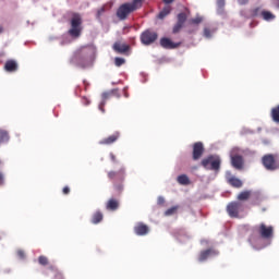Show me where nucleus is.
<instances>
[{"mask_svg":"<svg viewBox=\"0 0 279 279\" xmlns=\"http://www.w3.org/2000/svg\"><path fill=\"white\" fill-rule=\"evenodd\" d=\"M144 0H133L132 3H123L117 11V16L120 21H125L132 12H136L140 8H143Z\"/></svg>","mask_w":279,"mask_h":279,"instance_id":"obj_1","label":"nucleus"},{"mask_svg":"<svg viewBox=\"0 0 279 279\" xmlns=\"http://www.w3.org/2000/svg\"><path fill=\"white\" fill-rule=\"evenodd\" d=\"M107 178L112 182L117 191H123V182H125V168L121 166L119 170H110L107 172Z\"/></svg>","mask_w":279,"mask_h":279,"instance_id":"obj_2","label":"nucleus"},{"mask_svg":"<svg viewBox=\"0 0 279 279\" xmlns=\"http://www.w3.org/2000/svg\"><path fill=\"white\" fill-rule=\"evenodd\" d=\"M70 25L71 27L68 31L69 36H71V38H80V36H82V31L84 29L82 27V16L75 13L70 21Z\"/></svg>","mask_w":279,"mask_h":279,"instance_id":"obj_3","label":"nucleus"},{"mask_svg":"<svg viewBox=\"0 0 279 279\" xmlns=\"http://www.w3.org/2000/svg\"><path fill=\"white\" fill-rule=\"evenodd\" d=\"M262 165L267 171H277L279 169L278 155L267 154L262 158Z\"/></svg>","mask_w":279,"mask_h":279,"instance_id":"obj_4","label":"nucleus"},{"mask_svg":"<svg viewBox=\"0 0 279 279\" xmlns=\"http://www.w3.org/2000/svg\"><path fill=\"white\" fill-rule=\"evenodd\" d=\"M204 169H210L211 171H219L221 169V159L219 157H215L213 155L204 158L201 162Z\"/></svg>","mask_w":279,"mask_h":279,"instance_id":"obj_5","label":"nucleus"},{"mask_svg":"<svg viewBox=\"0 0 279 279\" xmlns=\"http://www.w3.org/2000/svg\"><path fill=\"white\" fill-rule=\"evenodd\" d=\"M254 232H256V234H258L262 239H274V226H266L265 222L255 226Z\"/></svg>","mask_w":279,"mask_h":279,"instance_id":"obj_6","label":"nucleus"},{"mask_svg":"<svg viewBox=\"0 0 279 279\" xmlns=\"http://www.w3.org/2000/svg\"><path fill=\"white\" fill-rule=\"evenodd\" d=\"M245 210V206L241 202H231L227 205V213L229 217L236 219L239 218V214Z\"/></svg>","mask_w":279,"mask_h":279,"instance_id":"obj_7","label":"nucleus"},{"mask_svg":"<svg viewBox=\"0 0 279 279\" xmlns=\"http://www.w3.org/2000/svg\"><path fill=\"white\" fill-rule=\"evenodd\" d=\"M140 40L142 45H145L146 47L154 45V43L158 40V33H156V31L146 29L141 34Z\"/></svg>","mask_w":279,"mask_h":279,"instance_id":"obj_8","label":"nucleus"},{"mask_svg":"<svg viewBox=\"0 0 279 279\" xmlns=\"http://www.w3.org/2000/svg\"><path fill=\"white\" fill-rule=\"evenodd\" d=\"M189 19V15L184 12H181L177 15V23L174 24L172 28L173 34H180L182 27H184V23H186V20Z\"/></svg>","mask_w":279,"mask_h":279,"instance_id":"obj_9","label":"nucleus"},{"mask_svg":"<svg viewBox=\"0 0 279 279\" xmlns=\"http://www.w3.org/2000/svg\"><path fill=\"white\" fill-rule=\"evenodd\" d=\"M230 158H231V166L233 167V169L241 171V169H243L245 165V159H243L241 155L234 154V153L230 155Z\"/></svg>","mask_w":279,"mask_h":279,"instance_id":"obj_10","label":"nucleus"},{"mask_svg":"<svg viewBox=\"0 0 279 279\" xmlns=\"http://www.w3.org/2000/svg\"><path fill=\"white\" fill-rule=\"evenodd\" d=\"M204 156V143L196 142L193 144L192 158L193 160H199Z\"/></svg>","mask_w":279,"mask_h":279,"instance_id":"obj_11","label":"nucleus"},{"mask_svg":"<svg viewBox=\"0 0 279 279\" xmlns=\"http://www.w3.org/2000/svg\"><path fill=\"white\" fill-rule=\"evenodd\" d=\"M160 45L163 49H178V47H181L182 43H173L170 38L162 37Z\"/></svg>","mask_w":279,"mask_h":279,"instance_id":"obj_12","label":"nucleus"},{"mask_svg":"<svg viewBox=\"0 0 279 279\" xmlns=\"http://www.w3.org/2000/svg\"><path fill=\"white\" fill-rule=\"evenodd\" d=\"M226 180H227L228 184H230L234 189H241V186H243V181H241V179H239L236 177H232V173H230V172H227Z\"/></svg>","mask_w":279,"mask_h":279,"instance_id":"obj_13","label":"nucleus"},{"mask_svg":"<svg viewBox=\"0 0 279 279\" xmlns=\"http://www.w3.org/2000/svg\"><path fill=\"white\" fill-rule=\"evenodd\" d=\"M218 255H219V251L208 248V250L201 252V254L198 256V260H199V263H204L205 260H208V258H210V256H218Z\"/></svg>","mask_w":279,"mask_h":279,"instance_id":"obj_14","label":"nucleus"},{"mask_svg":"<svg viewBox=\"0 0 279 279\" xmlns=\"http://www.w3.org/2000/svg\"><path fill=\"white\" fill-rule=\"evenodd\" d=\"M134 232L137 236H145V234H149V227L143 222H137L134 227Z\"/></svg>","mask_w":279,"mask_h":279,"instance_id":"obj_15","label":"nucleus"},{"mask_svg":"<svg viewBox=\"0 0 279 279\" xmlns=\"http://www.w3.org/2000/svg\"><path fill=\"white\" fill-rule=\"evenodd\" d=\"M113 50L117 53H128V51H130V45L122 44L121 41H116L113 44Z\"/></svg>","mask_w":279,"mask_h":279,"instance_id":"obj_16","label":"nucleus"},{"mask_svg":"<svg viewBox=\"0 0 279 279\" xmlns=\"http://www.w3.org/2000/svg\"><path fill=\"white\" fill-rule=\"evenodd\" d=\"M119 136H121V134L116 132L112 135L101 140L99 143L100 145H112V143H117V141H119Z\"/></svg>","mask_w":279,"mask_h":279,"instance_id":"obj_17","label":"nucleus"},{"mask_svg":"<svg viewBox=\"0 0 279 279\" xmlns=\"http://www.w3.org/2000/svg\"><path fill=\"white\" fill-rule=\"evenodd\" d=\"M4 71H7L8 73H14L19 71V63H16V61L12 59L8 60L4 64Z\"/></svg>","mask_w":279,"mask_h":279,"instance_id":"obj_18","label":"nucleus"},{"mask_svg":"<svg viewBox=\"0 0 279 279\" xmlns=\"http://www.w3.org/2000/svg\"><path fill=\"white\" fill-rule=\"evenodd\" d=\"M92 223H94V226H97V223H101V221H104V213H101V210H97L92 215V219H90Z\"/></svg>","mask_w":279,"mask_h":279,"instance_id":"obj_19","label":"nucleus"},{"mask_svg":"<svg viewBox=\"0 0 279 279\" xmlns=\"http://www.w3.org/2000/svg\"><path fill=\"white\" fill-rule=\"evenodd\" d=\"M107 210H118L119 209V201L117 198H110L106 204Z\"/></svg>","mask_w":279,"mask_h":279,"instance_id":"obj_20","label":"nucleus"},{"mask_svg":"<svg viewBox=\"0 0 279 279\" xmlns=\"http://www.w3.org/2000/svg\"><path fill=\"white\" fill-rule=\"evenodd\" d=\"M270 117L274 123H277L279 125V105L271 109Z\"/></svg>","mask_w":279,"mask_h":279,"instance_id":"obj_21","label":"nucleus"},{"mask_svg":"<svg viewBox=\"0 0 279 279\" xmlns=\"http://www.w3.org/2000/svg\"><path fill=\"white\" fill-rule=\"evenodd\" d=\"M177 182L183 186H189L191 184V179L186 174H181L178 177Z\"/></svg>","mask_w":279,"mask_h":279,"instance_id":"obj_22","label":"nucleus"},{"mask_svg":"<svg viewBox=\"0 0 279 279\" xmlns=\"http://www.w3.org/2000/svg\"><path fill=\"white\" fill-rule=\"evenodd\" d=\"M252 197V191H243L238 195L239 202H247Z\"/></svg>","mask_w":279,"mask_h":279,"instance_id":"obj_23","label":"nucleus"},{"mask_svg":"<svg viewBox=\"0 0 279 279\" xmlns=\"http://www.w3.org/2000/svg\"><path fill=\"white\" fill-rule=\"evenodd\" d=\"M171 14V5H166L158 14V19H165Z\"/></svg>","mask_w":279,"mask_h":279,"instance_id":"obj_24","label":"nucleus"},{"mask_svg":"<svg viewBox=\"0 0 279 279\" xmlns=\"http://www.w3.org/2000/svg\"><path fill=\"white\" fill-rule=\"evenodd\" d=\"M90 64V57H85V59H83V57L78 58V66H81L82 69H86V66H88Z\"/></svg>","mask_w":279,"mask_h":279,"instance_id":"obj_25","label":"nucleus"},{"mask_svg":"<svg viewBox=\"0 0 279 279\" xmlns=\"http://www.w3.org/2000/svg\"><path fill=\"white\" fill-rule=\"evenodd\" d=\"M114 95L117 97H119V90L118 89H112L111 92L104 93L102 94V101H105V104H106V100L110 99V97H112Z\"/></svg>","mask_w":279,"mask_h":279,"instance_id":"obj_26","label":"nucleus"},{"mask_svg":"<svg viewBox=\"0 0 279 279\" xmlns=\"http://www.w3.org/2000/svg\"><path fill=\"white\" fill-rule=\"evenodd\" d=\"M260 16L264 21H274V19H276V15L269 11H262Z\"/></svg>","mask_w":279,"mask_h":279,"instance_id":"obj_27","label":"nucleus"},{"mask_svg":"<svg viewBox=\"0 0 279 279\" xmlns=\"http://www.w3.org/2000/svg\"><path fill=\"white\" fill-rule=\"evenodd\" d=\"M179 208H180V206H178V205L170 207L169 209H167L165 211L166 217H171V215H175V213H178Z\"/></svg>","mask_w":279,"mask_h":279,"instance_id":"obj_28","label":"nucleus"},{"mask_svg":"<svg viewBox=\"0 0 279 279\" xmlns=\"http://www.w3.org/2000/svg\"><path fill=\"white\" fill-rule=\"evenodd\" d=\"M8 141H10L8 131H0V143H8Z\"/></svg>","mask_w":279,"mask_h":279,"instance_id":"obj_29","label":"nucleus"},{"mask_svg":"<svg viewBox=\"0 0 279 279\" xmlns=\"http://www.w3.org/2000/svg\"><path fill=\"white\" fill-rule=\"evenodd\" d=\"M38 263H39V265H43L45 267V266L49 265V258H47V256H45V255H40L38 257Z\"/></svg>","mask_w":279,"mask_h":279,"instance_id":"obj_30","label":"nucleus"},{"mask_svg":"<svg viewBox=\"0 0 279 279\" xmlns=\"http://www.w3.org/2000/svg\"><path fill=\"white\" fill-rule=\"evenodd\" d=\"M203 21H204V17L196 16L190 20V25H199V23H202Z\"/></svg>","mask_w":279,"mask_h":279,"instance_id":"obj_31","label":"nucleus"},{"mask_svg":"<svg viewBox=\"0 0 279 279\" xmlns=\"http://www.w3.org/2000/svg\"><path fill=\"white\" fill-rule=\"evenodd\" d=\"M125 62V59L121 58V57H117L114 59V64L116 66H123V63Z\"/></svg>","mask_w":279,"mask_h":279,"instance_id":"obj_32","label":"nucleus"},{"mask_svg":"<svg viewBox=\"0 0 279 279\" xmlns=\"http://www.w3.org/2000/svg\"><path fill=\"white\" fill-rule=\"evenodd\" d=\"M204 36L205 38H213V32L210 31V28L208 27L204 28Z\"/></svg>","mask_w":279,"mask_h":279,"instance_id":"obj_33","label":"nucleus"},{"mask_svg":"<svg viewBox=\"0 0 279 279\" xmlns=\"http://www.w3.org/2000/svg\"><path fill=\"white\" fill-rule=\"evenodd\" d=\"M110 160L111 162H113L114 165H117V162H119V160L117 159V155L113 153L109 154Z\"/></svg>","mask_w":279,"mask_h":279,"instance_id":"obj_34","label":"nucleus"},{"mask_svg":"<svg viewBox=\"0 0 279 279\" xmlns=\"http://www.w3.org/2000/svg\"><path fill=\"white\" fill-rule=\"evenodd\" d=\"M252 16H258L260 14V8H256L252 10Z\"/></svg>","mask_w":279,"mask_h":279,"instance_id":"obj_35","label":"nucleus"},{"mask_svg":"<svg viewBox=\"0 0 279 279\" xmlns=\"http://www.w3.org/2000/svg\"><path fill=\"white\" fill-rule=\"evenodd\" d=\"M104 12H106V8H100L97 12V19H101V15L104 14Z\"/></svg>","mask_w":279,"mask_h":279,"instance_id":"obj_36","label":"nucleus"},{"mask_svg":"<svg viewBox=\"0 0 279 279\" xmlns=\"http://www.w3.org/2000/svg\"><path fill=\"white\" fill-rule=\"evenodd\" d=\"M218 8H225L226 7V0H217Z\"/></svg>","mask_w":279,"mask_h":279,"instance_id":"obj_37","label":"nucleus"},{"mask_svg":"<svg viewBox=\"0 0 279 279\" xmlns=\"http://www.w3.org/2000/svg\"><path fill=\"white\" fill-rule=\"evenodd\" d=\"M82 104H83L84 106H89V105H90V99H88V98H86V97H83V98H82Z\"/></svg>","mask_w":279,"mask_h":279,"instance_id":"obj_38","label":"nucleus"},{"mask_svg":"<svg viewBox=\"0 0 279 279\" xmlns=\"http://www.w3.org/2000/svg\"><path fill=\"white\" fill-rule=\"evenodd\" d=\"M63 195H69V193H71V187H69L68 185L63 187L62 190Z\"/></svg>","mask_w":279,"mask_h":279,"instance_id":"obj_39","label":"nucleus"},{"mask_svg":"<svg viewBox=\"0 0 279 279\" xmlns=\"http://www.w3.org/2000/svg\"><path fill=\"white\" fill-rule=\"evenodd\" d=\"M19 258H25V252L24 251H17Z\"/></svg>","mask_w":279,"mask_h":279,"instance_id":"obj_40","label":"nucleus"},{"mask_svg":"<svg viewBox=\"0 0 279 279\" xmlns=\"http://www.w3.org/2000/svg\"><path fill=\"white\" fill-rule=\"evenodd\" d=\"M250 2V0H238V3L240 4V5H245V4H247Z\"/></svg>","mask_w":279,"mask_h":279,"instance_id":"obj_41","label":"nucleus"},{"mask_svg":"<svg viewBox=\"0 0 279 279\" xmlns=\"http://www.w3.org/2000/svg\"><path fill=\"white\" fill-rule=\"evenodd\" d=\"M104 106H106V101H102L99 106V110H101V112H106V109H104Z\"/></svg>","mask_w":279,"mask_h":279,"instance_id":"obj_42","label":"nucleus"},{"mask_svg":"<svg viewBox=\"0 0 279 279\" xmlns=\"http://www.w3.org/2000/svg\"><path fill=\"white\" fill-rule=\"evenodd\" d=\"M163 1V3H166L167 5H169V3H173V1H175V0H162Z\"/></svg>","mask_w":279,"mask_h":279,"instance_id":"obj_43","label":"nucleus"},{"mask_svg":"<svg viewBox=\"0 0 279 279\" xmlns=\"http://www.w3.org/2000/svg\"><path fill=\"white\" fill-rule=\"evenodd\" d=\"M3 184V173L0 172V186Z\"/></svg>","mask_w":279,"mask_h":279,"instance_id":"obj_44","label":"nucleus"},{"mask_svg":"<svg viewBox=\"0 0 279 279\" xmlns=\"http://www.w3.org/2000/svg\"><path fill=\"white\" fill-rule=\"evenodd\" d=\"M158 204H165V198L159 197V198H158Z\"/></svg>","mask_w":279,"mask_h":279,"instance_id":"obj_45","label":"nucleus"},{"mask_svg":"<svg viewBox=\"0 0 279 279\" xmlns=\"http://www.w3.org/2000/svg\"><path fill=\"white\" fill-rule=\"evenodd\" d=\"M196 29H187V34H194Z\"/></svg>","mask_w":279,"mask_h":279,"instance_id":"obj_46","label":"nucleus"},{"mask_svg":"<svg viewBox=\"0 0 279 279\" xmlns=\"http://www.w3.org/2000/svg\"><path fill=\"white\" fill-rule=\"evenodd\" d=\"M255 199H260V194H255Z\"/></svg>","mask_w":279,"mask_h":279,"instance_id":"obj_47","label":"nucleus"},{"mask_svg":"<svg viewBox=\"0 0 279 279\" xmlns=\"http://www.w3.org/2000/svg\"><path fill=\"white\" fill-rule=\"evenodd\" d=\"M56 278H58V279H62V275L57 274V275H56Z\"/></svg>","mask_w":279,"mask_h":279,"instance_id":"obj_48","label":"nucleus"},{"mask_svg":"<svg viewBox=\"0 0 279 279\" xmlns=\"http://www.w3.org/2000/svg\"><path fill=\"white\" fill-rule=\"evenodd\" d=\"M263 210L265 211L266 209H265V208H263Z\"/></svg>","mask_w":279,"mask_h":279,"instance_id":"obj_49","label":"nucleus"}]
</instances>
